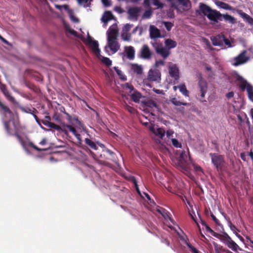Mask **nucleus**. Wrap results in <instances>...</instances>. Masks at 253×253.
Returning <instances> with one entry per match:
<instances>
[{"mask_svg":"<svg viewBox=\"0 0 253 253\" xmlns=\"http://www.w3.org/2000/svg\"><path fill=\"white\" fill-rule=\"evenodd\" d=\"M126 109L130 113L134 114L136 112V110L132 107L129 106L126 103Z\"/></svg>","mask_w":253,"mask_h":253,"instance_id":"obj_44","label":"nucleus"},{"mask_svg":"<svg viewBox=\"0 0 253 253\" xmlns=\"http://www.w3.org/2000/svg\"><path fill=\"white\" fill-rule=\"evenodd\" d=\"M165 28L168 31H170L173 26V24L170 22H163Z\"/></svg>","mask_w":253,"mask_h":253,"instance_id":"obj_41","label":"nucleus"},{"mask_svg":"<svg viewBox=\"0 0 253 253\" xmlns=\"http://www.w3.org/2000/svg\"><path fill=\"white\" fill-rule=\"evenodd\" d=\"M132 27V25H130V24H126L124 29H123V31L124 32H128L131 28V27Z\"/></svg>","mask_w":253,"mask_h":253,"instance_id":"obj_52","label":"nucleus"},{"mask_svg":"<svg viewBox=\"0 0 253 253\" xmlns=\"http://www.w3.org/2000/svg\"><path fill=\"white\" fill-rule=\"evenodd\" d=\"M81 40L85 43L88 44L91 46L92 50L97 56L100 54V50L99 48L97 41L92 40V38L88 34L86 39L83 37L81 38Z\"/></svg>","mask_w":253,"mask_h":253,"instance_id":"obj_7","label":"nucleus"},{"mask_svg":"<svg viewBox=\"0 0 253 253\" xmlns=\"http://www.w3.org/2000/svg\"><path fill=\"white\" fill-rule=\"evenodd\" d=\"M114 69L117 74L122 78L121 76L123 75L122 71L119 69L118 67H115Z\"/></svg>","mask_w":253,"mask_h":253,"instance_id":"obj_62","label":"nucleus"},{"mask_svg":"<svg viewBox=\"0 0 253 253\" xmlns=\"http://www.w3.org/2000/svg\"><path fill=\"white\" fill-rule=\"evenodd\" d=\"M141 97V94L136 90H134V92L131 95V99L135 103L138 102Z\"/></svg>","mask_w":253,"mask_h":253,"instance_id":"obj_28","label":"nucleus"},{"mask_svg":"<svg viewBox=\"0 0 253 253\" xmlns=\"http://www.w3.org/2000/svg\"><path fill=\"white\" fill-rule=\"evenodd\" d=\"M0 89L2 92L4 96L11 102L13 103L16 102L15 99L14 97L10 95V94L7 89L6 88V85L5 84H0Z\"/></svg>","mask_w":253,"mask_h":253,"instance_id":"obj_17","label":"nucleus"},{"mask_svg":"<svg viewBox=\"0 0 253 253\" xmlns=\"http://www.w3.org/2000/svg\"><path fill=\"white\" fill-rule=\"evenodd\" d=\"M29 145L30 147H32L33 148H34L35 150L38 151H44V149H41V148H39L38 147H37V146H36L34 143H33L32 142H30L29 143Z\"/></svg>","mask_w":253,"mask_h":253,"instance_id":"obj_49","label":"nucleus"},{"mask_svg":"<svg viewBox=\"0 0 253 253\" xmlns=\"http://www.w3.org/2000/svg\"><path fill=\"white\" fill-rule=\"evenodd\" d=\"M199 81H198V86L200 88V101L202 102H206V100H203V99L205 97V94L207 92L208 89V85L207 83L205 80L202 77V75L200 73L199 74Z\"/></svg>","mask_w":253,"mask_h":253,"instance_id":"obj_5","label":"nucleus"},{"mask_svg":"<svg viewBox=\"0 0 253 253\" xmlns=\"http://www.w3.org/2000/svg\"><path fill=\"white\" fill-rule=\"evenodd\" d=\"M217 5L220 7V8L225 9V10H233V7L230 6L229 4L222 2V1H219L218 3L217 4Z\"/></svg>","mask_w":253,"mask_h":253,"instance_id":"obj_31","label":"nucleus"},{"mask_svg":"<svg viewBox=\"0 0 253 253\" xmlns=\"http://www.w3.org/2000/svg\"><path fill=\"white\" fill-rule=\"evenodd\" d=\"M156 211L159 213H160L165 219H169L171 221L172 219L170 217V213L164 208L159 207L157 209Z\"/></svg>","mask_w":253,"mask_h":253,"instance_id":"obj_21","label":"nucleus"},{"mask_svg":"<svg viewBox=\"0 0 253 253\" xmlns=\"http://www.w3.org/2000/svg\"><path fill=\"white\" fill-rule=\"evenodd\" d=\"M48 124L49 126L48 127L53 128L58 131H61L62 132H64L66 135H67L68 134V131L67 129L63 127V124H62V126H60L51 122L50 123H48Z\"/></svg>","mask_w":253,"mask_h":253,"instance_id":"obj_22","label":"nucleus"},{"mask_svg":"<svg viewBox=\"0 0 253 253\" xmlns=\"http://www.w3.org/2000/svg\"><path fill=\"white\" fill-rule=\"evenodd\" d=\"M154 5L157 6L158 8H162L164 7V4L160 2L159 0H151Z\"/></svg>","mask_w":253,"mask_h":253,"instance_id":"obj_38","label":"nucleus"},{"mask_svg":"<svg viewBox=\"0 0 253 253\" xmlns=\"http://www.w3.org/2000/svg\"><path fill=\"white\" fill-rule=\"evenodd\" d=\"M102 2L105 6H109L111 5V1L109 0H101Z\"/></svg>","mask_w":253,"mask_h":253,"instance_id":"obj_59","label":"nucleus"},{"mask_svg":"<svg viewBox=\"0 0 253 253\" xmlns=\"http://www.w3.org/2000/svg\"><path fill=\"white\" fill-rule=\"evenodd\" d=\"M236 80L240 83L239 86L241 91H244L245 90H246L248 96L249 97V91L248 90V88L251 87V88H253V86L248 83L246 80H245L242 76L240 75H238L237 76Z\"/></svg>","mask_w":253,"mask_h":253,"instance_id":"obj_9","label":"nucleus"},{"mask_svg":"<svg viewBox=\"0 0 253 253\" xmlns=\"http://www.w3.org/2000/svg\"><path fill=\"white\" fill-rule=\"evenodd\" d=\"M166 134V131L164 128L159 127L156 130L155 134L159 136L161 139H163Z\"/></svg>","mask_w":253,"mask_h":253,"instance_id":"obj_30","label":"nucleus"},{"mask_svg":"<svg viewBox=\"0 0 253 253\" xmlns=\"http://www.w3.org/2000/svg\"><path fill=\"white\" fill-rule=\"evenodd\" d=\"M199 9L210 21L214 23H217L218 21H222V19L220 18L221 13L215 9H212L206 4L201 3Z\"/></svg>","mask_w":253,"mask_h":253,"instance_id":"obj_1","label":"nucleus"},{"mask_svg":"<svg viewBox=\"0 0 253 253\" xmlns=\"http://www.w3.org/2000/svg\"><path fill=\"white\" fill-rule=\"evenodd\" d=\"M228 225L230 227V229L234 232V233H236V235L237 237H240L241 238H242V237L239 235L237 233H236V231L238 230H237V228L236 227V226L233 225L231 221H230V219L229 218V221H228Z\"/></svg>","mask_w":253,"mask_h":253,"instance_id":"obj_36","label":"nucleus"},{"mask_svg":"<svg viewBox=\"0 0 253 253\" xmlns=\"http://www.w3.org/2000/svg\"><path fill=\"white\" fill-rule=\"evenodd\" d=\"M166 135L168 138H170L172 135L174 133V131L172 129H169L166 132Z\"/></svg>","mask_w":253,"mask_h":253,"instance_id":"obj_54","label":"nucleus"},{"mask_svg":"<svg viewBox=\"0 0 253 253\" xmlns=\"http://www.w3.org/2000/svg\"><path fill=\"white\" fill-rule=\"evenodd\" d=\"M209 155L211 158V163L217 171L219 173L222 172L226 168L224 156L215 153H211Z\"/></svg>","mask_w":253,"mask_h":253,"instance_id":"obj_3","label":"nucleus"},{"mask_svg":"<svg viewBox=\"0 0 253 253\" xmlns=\"http://www.w3.org/2000/svg\"><path fill=\"white\" fill-rule=\"evenodd\" d=\"M17 139V140L19 141L20 140H21V139H22V137L19 134V131H16L14 135Z\"/></svg>","mask_w":253,"mask_h":253,"instance_id":"obj_61","label":"nucleus"},{"mask_svg":"<svg viewBox=\"0 0 253 253\" xmlns=\"http://www.w3.org/2000/svg\"><path fill=\"white\" fill-rule=\"evenodd\" d=\"M140 57L145 59H150L152 55V53L151 51L149 46L144 44L143 45L140 50Z\"/></svg>","mask_w":253,"mask_h":253,"instance_id":"obj_11","label":"nucleus"},{"mask_svg":"<svg viewBox=\"0 0 253 253\" xmlns=\"http://www.w3.org/2000/svg\"><path fill=\"white\" fill-rule=\"evenodd\" d=\"M218 239L222 242L229 248L235 252H237L238 250L240 251L242 250L240 248L239 246L234 241H233L231 238L225 232H224L222 234H220Z\"/></svg>","mask_w":253,"mask_h":253,"instance_id":"obj_4","label":"nucleus"},{"mask_svg":"<svg viewBox=\"0 0 253 253\" xmlns=\"http://www.w3.org/2000/svg\"><path fill=\"white\" fill-rule=\"evenodd\" d=\"M132 181L135 185V188L137 192V193L140 195V190L138 188V184L137 183V181H136V180L135 179V178L134 177H133V179H132Z\"/></svg>","mask_w":253,"mask_h":253,"instance_id":"obj_57","label":"nucleus"},{"mask_svg":"<svg viewBox=\"0 0 253 253\" xmlns=\"http://www.w3.org/2000/svg\"><path fill=\"white\" fill-rule=\"evenodd\" d=\"M79 4H83L85 7H89L93 0H77Z\"/></svg>","mask_w":253,"mask_h":253,"instance_id":"obj_34","label":"nucleus"},{"mask_svg":"<svg viewBox=\"0 0 253 253\" xmlns=\"http://www.w3.org/2000/svg\"><path fill=\"white\" fill-rule=\"evenodd\" d=\"M140 11V8L138 7H130L128 9L127 13L131 20H137Z\"/></svg>","mask_w":253,"mask_h":253,"instance_id":"obj_14","label":"nucleus"},{"mask_svg":"<svg viewBox=\"0 0 253 253\" xmlns=\"http://www.w3.org/2000/svg\"><path fill=\"white\" fill-rule=\"evenodd\" d=\"M118 35V32L114 28H110L107 32L108 46L113 53L117 52L120 47V44L117 41Z\"/></svg>","mask_w":253,"mask_h":253,"instance_id":"obj_2","label":"nucleus"},{"mask_svg":"<svg viewBox=\"0 0 253 253\" xmlns=\"http://www.w3.org/2000/svg\"><path fill=\"white\" fill-rule=\"evenodd\" d=\"M114 10L116 11L119 12V13H122L124 12V10H123V9L120 6H116L114 8Z\"/></svg>","mask_w":253,"mask_h":253,"instance_id":"obj_64","label":"nucleus"},{"mask_svg":"<svg viewBox=\"0 0 253 253\" xmlns=\"http://www.w3.org/2000/svg\"><path fill=\"white\" fill-rule=\"evenodd\" d=\"M171 102L175 106H179L181 105L187 106L188 104L186 102H180L177 100L176 98H173L171 100Z\"/></svg>","mask_w":253,"mask_h":253,"instance_id":"obj_35","label":"nucleus"},{"mask_svg":"<svg viewBox=\"0 0 253 253\" xmlns=\"http://www.w3.org/2000/svg\"><path fill=\"white\" fill-rule=\"evenodd\" d=\"M72 121L75 122L80 126H82L83 125L82 122L78 119V117L77 116H73Z\"/></svg>","mask_w":253,"mask_h":253,"instance_id":"obj_53","label":"nucleus"},{"mask_svg":"<svg viewBox=\"0 0 253 253\" xmlns=\"http://www.w3.org/2000/svg\"><path fill=\"white\" fill-rule=\"evenodd\" d=\"M156 53L160 55L164 59L167 58L171 53L169 49L163 46L159 49Z\"/></svg>","mask_w":253,"mask_h":253,"instance_id":"obj_20","label":"nucleus"},{"mask_svg":"<svg viewBox=\"0 0 253 253\" xmlns=\"http://www.w3.org/2000/svg\"><path fill=\"white\" fill-rule=\"evenodd\" d=\"M152 15V12L151 10H146L144 12L143 14L142 17L144 18H149Z\"/></svg>","mask_w":253,"mask_h":253,"instance_id":"obj_46","label":"nucleus"},{"mask_svg":"<svg viewBox=\"0 0 253 253\" xmlns=\"http://www.w3.org/2000/svg\"><path fill=\"white\" fill-rule=\"evenodd\" d=\"M237 13L251 26H253V18L242 10H237Z\"/></svg>","mask_w":253,"mask_h":253,"instance_id":"obj_16","label":"nucleus"},{"mask_svg":"<svg viewBox=\"0 0 253 253\" xmlns=\"http://www.w3.org/2000/svg\"><path fill=\"white\" fill-rule=\"evenodd\" d=\"M85 143L86 144H87L88 146H89L91 149L94 150H97V146L95 144V143L89 139V138H85L84 140Z\"/></svg>","mask_w":253,"mask_h":253,"instance_id":"obj_32","label":"nucleus"},{"mask_svg":"<svg viewBox=\"0 0 253 253\" xmlns=\"http://www.w3.org/2000/svg\"><path fill=\"white\" fill-rule=\"evenodd\" d=\"M202 224L205 226L206 230L207 232L210 233L213 236L218 238L220 234L215 232L205 222L202 221Z\"/></svg>","mask_w":253,"mask_h":253,"instance_id":"obj_27","label":"nucleus"},{"mask_svg":"<svg viewBox=\"0 0 253 253\" xmlns=\"http://www.w3.org/2000/svg\"><path fill=\"white\" fill-rule=\"evenodd\" d=\"M148 78L151 81H158L161 80V72L157 69H151L148 72Z\"/></svg>","mask_w":253,"mask_h":253,"instance_id":"obj_12","label":"nucleus"},{"mask_svg":"<svg viewBox=\"0 0 253 253\" xmlns=\"http://www.w3.org/2000/svg\"><path fill=\"white\" fill-rule=\"evenodd\" d=\"M186 244L192 253H194L196 251H197V249L192 246L189 243L186 242Z\"/></svg>","mask_w":253,"mask_h":253,"instance_id":"obj_50","label":"nucleus"},{"mask_svg":"<svg viewBox=\"0 0 253 253\" xmlns=\"http://www.w3.org/2000/svg\"><path fill=\"white\" fill-rule=\"evenodd\" d=\"M67 30L71 35H72L76 37L80 38L81 39L82 38V37H80L78 35L77 32L75 30L72 29L69 27Z\"/></svg>","mask_w":253,"mask_h":253,"instance_id":"obj_45","label":"nucleus"},{"mask_svg":"<svg viewBox=\"0 0 253 253\" xmlns=\"http://www.w3.org/2000/svg\"><path fill=\"white\" fill-rule=\"evenodd\" d=\"M151 44L155 49L156 52L163 46V43L157 39H154V40L151 42Z\"/></svg>","mask_w":253,"mask_h":253,"instance_id":"obj_29","label":"nucleus"},{"mask_svg":"<svg viewBox=\"0 0 253 253\" xmlns=\"http://www.w3.org/2000/svg\"><path fill=\"white\" fill-rule=\"evenodd\" d=\"M248 90L249 91V98L250 100L253 102V88H248Z\"/></svg>","mask_w":253,"mask_h":253,"instance_id":"obj_48","label":"nucleus"},{"mask_svg":"<svg viewBox=\"0 0 253 253\" xmlns=\"http://www.w3.org/2000/svg\"><path fill=\"white\" fill-rule=\"evenodd\" d=\"M171 142L172 144L176 148H181L182 145L181 143H180L178 140H177L175 138H172L171 139Z\"/></svg>","mask_w":253,"mask_h":253,"instance_id":"obj_39","label":"nucleus"},{"mask_svg":"<svg viewBox=\"0 0 253 253\" xmlns=\"http://www.w3.org/2000/svg\"><path fill=\"white\" fill-rule=\"evenodd\" d=\"M194 169L196 171L203 172V169H202V168L198 165H194Z\"/></svg>","mask_w":253,"mask_h":253,"instance_id":"obj_60","label":"nucleus"},{"mask_svg":"<svg viewBox=\"0 0 253 253\" xmlns=\"http://www.w3.org/2000/svg\"><path fill=\"white\" fill-rule=\"evenodd\" d=\"M212 43L214 46H222L223 40H224V35L222 33L211 38Z\"/></svg>","mask_w":253,"mask_h":253,"instance_id":"obj_15","label":"nucleus"},{"mask_svg":"<svg viewBox=\"0 0 253 253\" xmlns=\"http://www.w3.org/2000/svg\"><path fill=\"white\" fill-rule=\"evenodd\" d=\"M125 51L126 53L127 58L130 60H133L135 57V50L132 46H125Z\"/></svg>","mask_w":253,"mask_h":253,"instance_id":"obj_19","label":"nucleus"},{"mask_svg":"<svg viewBox=\"0 0 253 253\" xmlns=\"http://www.w3.org/2000/svg\"><path fill=\"white\" fill-rule=\"evenodd\" d=\"M102 152L103 154L100 155V158L111 160L115 163L116 162V155L114 152L105 147Z\"/></svg>","mask_w":253,"mask_h":253,"instance_id":"obj_8","label":"nucleus"},{"mask_svg":"<svg viewBox=\"0 0 253 253\" xmlns=\"http://www.w3.org/2000/svg\"><path fill=\"white\" fill-rule=\"evenodd\" d=\"M211 216L212 218V220L215 222V223L217 225H218L219 226L220 225V223L219 220L216 218V217L213 215V213H211Z\"/></svg>","mask_w":253,"mask_h":253,"instance_id":"obj_56","label":"nucleus"},{"mask_svg":"<svg viewBox=\"0 0 253 253\" xmlns=\"http://www.w3.org/2000/svg\"><path fill=\"white\" fill-rule=\"evenodd\" d=\"M50 117L49 116H46L44 118V119L42 120V122L43 124L47 126H49L48 123H50Z\"/></svg>","mask_w":253,"mask_h":253,"instance_id":"obj_42","label":"nucleus"},{"mask_svg":"<svg viewBox=\"0 0 253 253\" xmlns=\"http://www.w3.org/2000/svg\"><path fill=\"white\" fill-rule=\"evenodd\" d=\"M220 18L222 20L223 19L226 22H228L231 24H235L236 23V19L232 16L228 14H221Z\"/></svg>","mask_w":253,"mask_h":253,"instance_id":"obj_23","label":"nucleus"},{"mask_svg":"<svg viewBox=\"0 0 253 253\" xmlns=\"http://www.w3.org/2000/svg\"><path fill=\"white\" fill-rule=\"evenodd\" d=\"M63 127L65 128L66 129L67 128H68L69 130L74 135L75 133L76 134L77 130L75 129V127L72 126L71 125H66L65 124L63 123Z\"/></svg>","mask_w":253,"mask_h":253,"instance_id":"obj_37","label":"nucleus"},{"mask_svg":"<svg viewBox=\"0 0 253 253\" xmlns=\"http://www.w3.org/2000/svg\"><path fill=\"white\" fill-rule=\"evenodd\" d=\"M223 42H224V43L226 45L228 46V47H232V45H231V43L229 40H228V39L226 38L225 36H224V40H223Z\"/></svg>","mask_w":253,"mask_h":253,"instance_id":"obj_58","label":"nucleus"},{"mask_svg":"<svg viewBox=\"0 0 253 253\" xmlns=\"http://www.w3.org/2000/svg\"><path fill=\"white\" fill-rule=\"evenodd\" d=\"M113 19V15L112 13V12L110 11H106L102 18V21L106 23H107L109 21Z\"/></svg>","mask_w":253,"mask_h":253,"instance_id":"obj_25","label":"nucleus"},{"mask_svg":"<svg viewBox=\"0 0 253 253\" xmlns=\"http://www.w3.org/2000/svg\"><path fill=\"white\" fill-rule=\"evenodd\" d=\"M180 91L185 96H188L189 91L187 89L186 87L184 84H181L178 86Z\"/></svg>","mask_w":253,"mask_h":253,"instance_id":"obj_33","label":"nucleus"},{"mask_svg":"<svg viewBox=\"0 0 253 253\" xmlns=\"http://www.w3.org/2000/svg\"><path fill=\"white\" fill-rule=\"evenodd\" d=\"M102 62L107 66H110L112 64L111 60L108 57H104Z\"/></svg>","mask_w":253,"mask_h":253,"instance_id":"obj_43","label":"nucleus"},{"mask_svg":"<svg viewBox=\"0 0 253 253\" xmlns=\"http://www.w3.org/2000/svg\"><path fill=\"white\" fill-rule=\"evenodd\" d=\"M169 73L170 76L175 80L179 79V70L177 66L175 64H172L169 67Z\"/></svg>","mask_w":253,"mask_h":253,"instance_id":"obj_10","label":"nucleus"},{"mask_svg":"<svg viewBox=\"0 0 253 253\" xmlns=\"http://www.w3.org/2000/svg\"><path fill=\"white\" fill-rule=\"evenodd\" d=\"M246 51H244L241 53H240L238 56L235 57V63L233 64V65L235 66H237L241 64L246 63L248 60V58H247L246 56Z\"/></svg>","mask_w":253,"mask_h":253,"instance_id":"obj_13","label":"nucleus"},{"mask_svg":"<svg viewBox=\"0 0 253 253\" xmlns=\"http://www.w3.org/2000/svg\"><path fill=\"white\" fill-rule=\"evenodd\" d=\"M125 87L126 89H129L130 93L134 89L133 86L129 83H126L125 84Z\"/></svg>","mask_w":253,"mask_h":253,"instance_id":"obj_47","label":"nucleus"},{"mask_svg":"<svg viewBox=\"0 0 253 253\" xmlns=\"http://www.w3.org/2000/svg\"><path fill=\"white\" fill-rule=\"evenodd\" d=\"M10 121H5L3 122L4 129L7 134L10 135H13L16 131H19L20 129V125L19 123L13 121L12 125H10Z\"/></svg>","mask_w":253,"mask_h":253,"instance_id":"obj_6","label":"nucleus"},{"mask_svg":"<svg viewBox=\"0 0 253 253\" xmlns=\"http://www.w3.org/2000/svg\"><path fill=\"white\" fill-rule=\"evenodd\" d=\"M165 65V61L162 60H157L155 62V66L158 67L160 66H164Z\"/></svg>","mask_w":253,"mask_h":253,"instance_id":"obj_51","label":"nucleus"},{"mask_svg":"<svg viewBox=\"0 0 253 253\" xmlns=\"http://www.w3.org/2000/svg\"><path fill=\"white\" fill-rule=\"evenodd\" d=\"M64 111H63V113L65 114L67 116V119L68 120V121L71 123L72 122V119H73V116H71L69 114H68V113H67L65 111V109L64 108Z\"/></svg>","mask_w":253,"mask_h":253,"instance_id":"obj_55","label":"nucleus"},{"mask_svg":"<svg viewBox=\"0 0 253 253\" xmlns=\"http://www.w3.org/2000/svg\"><path fill=\"white\" fill-rule=\"evenodd\" d=\"M165 43L167 46V48L169 49V50H170L171 48L175 47L177 45L176 42L170 39H168L166 40Z\"/></svg>","mask_w":253,"mask_h":253,"instance_id":"obj_26","label":"nucleus"},{"mask_svg":"<svg viewBox=\"0 0 253 253\" xmlns=\"http://www.w3.org/2000/svg\"><path fill=\"white\" fill-rule=\"evenodd\" d=\"M122 39L125 41H129L130 40V35L127 32H124L122 34Z\"/></svg>","mask_w":253,"mask_h":253,"instance_id":"obj_40","label":"nucleus"},{"mask_svg":"<svg viewBox=\"0 0 253 253\" xmlns=\"http://www.w3.org/2000/svg\"><path fill=\"white\" fill-rule=\"evenodd\" d=\"M150 36L151 38L156 39L161 37L160 30L154 26H151L150 27Z\"/></svg>","mask_w":253,"mask_h":253,"instance_id":"obj_18","label":"nucleus"},{"mask_svg":"<svg viewBox=\"0 0 253 253\" xmlns=\"http://www.w3.org/2000/svg\"><path fill=\"white\" fill-rule=\"evenodd\" d=\"M131 69L138 75H141L143 72V68L142 66L137 64H131Z\"/></svg>","mask_w":253,"mask_h":253,"instance_id":"obj_24","label":"nucleus"},{"mask_svg":"<svg viewBox=\"0 0 253 253\" xmlns=\"http://www.w3.org/2000/svg\"><path fill=\"white\" fill-rule=\"evenodd\" d=\"M0 40L4 43L8 45H11V44L4 38H3L0 35Z\"/></svg>","mask_w":253,"mask_h":253,"instance_id":"obj_63","label":"nucleus"}]
</instances>
